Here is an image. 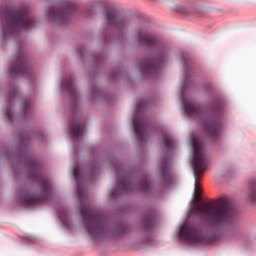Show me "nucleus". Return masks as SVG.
I'll list each match as a JSON object with an SVG mask.
<instances>
[{"label": "nucleus", "instance_id": "4be33fe9", "mask_svg": "<svg viewBox=\"0 0 256 256\" xmlns=\"http://www.w3.org/2000/svg\"><path fill=\"white\" fill-rule=\"evenodd\" d=\"M6 117H8L9 121H13V113L11 112V110L6 109Z\"/></svg>", "mask_w": 256, "mask_h": 256}, {"label": "nucleus", "instance_id": "f257e3e1", "mask_svg": "<svg viewBox=\"0 0 256 256\" xmlns=\"http://www.w3.org/2000/svg\"><path fill=\"white\" fill-rule=\"evenodd\" d=\"M79 166H75L73 170V177L76 182L77 196L80 201V215L82 217L84 227L91 237H101L109 231V224L107 219L99 212L92 209L87 204V190L81 187L79 183Z\"/></svg>", "mask_w": 256, "mask_h": 256}, {"label": "nucleus", "instance_id": "ddd939ff", "mask_svg": "<svg viewBox=\"0 0 256 256\" xmlns=\"http://www.w3.org/2000/svg\"><path fill=\"white\" fill-rule=\"evenodd\" d=\"M85 133V126L81 121L72 122L70 124V135L73 139H79Z\"/></svg>", "mask_w": 256, "mask_h": 256}, {"label": "nucleus", "instance_id": "393cba45", "mask_svg": "<svg viewBox=\"0 0 256 256\" xmlns=\"http://www.w3.org/2000/svg\"><path fill=\"white\" fill-rule=\"evenodd\" d=\"M181 61H182L183 65H185V56H182Z\"/></svg>", "mask_w": 256, "mask_h": 256}, {"label": "nucleus", "instance_id": "9d476101", "mask_svg": "<svg viewBox=\"0 0 256 256\" xmlns=\"http://www.w3.org/2000/svg\"><path fill=\"white\" fill-rule=\"evenodd\" d=\"M144 102L141 100L136 105L135 116L133 119V127L134 133L136 135V139L139 141H143L145 139V131H147V124L143 121V118H138L139 111L143 109Z\"/></svg>", "mask_w": 256, "mask_h": 256}, {"label": "nucleus", "instance_id": "cd10ccee", "mask_svg": "<svg viewBox=\"0 0 256 256\" xmlns=\"http://www.w3.org/2000/svg\"><path fill=\"white\" fill-rule=\"evenodd\" d=\"M21 141L23 142V141H25V139H24V138H21Z\"/></svg>", "mask_w": 256, "mask_h": 256}, {"label": "nucleus", "instance_id": "2eb2a0df", "mask_svg": "<svg viewBox=\"0 0 256 256\" xmlns=\"http://www.w3.org/2000/svg\"><path fill=\"white\" fill-rule=\"evenodd\" d=\"M127 191H131V183H129L127 179L122 178L118 181L117 189L112 191V195H115V193H125Z\"/></svg>", "mask_w": 256, "mask_h": 256}, {"label": "nucleus", "instance_id": "f03ea898", "mask_svg": "<svg viewBox=\"0 0 256 256\" xmlns=\"http://www.w3.org/2000/svg\"><path fill=\"white\" fill-rule=\"evenodd\" d=\"M190 213L200 215V217L214 229L231 225L235 221L231 202L228 197L220 198L217 203L196 204L192 206Z\"/></svg>", "mask_w": 256, "mask_h": 256}, {"label": "nucleus", "instance_id": "f3484780", "mask_svg": "<svg viewBox=\"0 0 256 256\" xmlns=\"http://www.w3.org/2000/svg\"><path fill=\"white\" fill-rule=\"evenodd\" d=\"M62 89H65L71 95H75V84L73 78H66L62 81Z\"/></svg>", "mask_w": 256, "mask_h": 256}, {"label": "nucleus", "instance_id": "9b49d317", "mask_svg": "<svg viewBox=\"0 0 256 256\" xmlns=\"http://www.w3.org/2000/svg\"><path fill=\"white\" fill-rule=\"evenodd\" d=\"M105 19L111 27L116 29H125L127 27V19L119 16L117 10L111 6H105Z\"/></svg>", "mask_w": 256, "mask_h": 256}, {"label": "nucleus", "instance_id": "b1692460", "mask_svg": "<svg viewBox=\"0 0 256 256\" xmlns=\"http://www.w3.org/2000/svg\"><path fill=\"white\" fill-rule=\"evenodd\" d=\"M214 110L216 111V113H219V111H221V103L216 102V106H215Z\"/></svg>", "mask_w": 256, "mask_h": 256}, {"label": "nucleus", "instance_id": "20e7f679", "mask_svg": "<svg viewBox=\"0 0 256 256\" xmlns=\"http://www.w3.org/2000/svg\"><path fill=\"white\" fill-rule=\"evenodd\" d=\"M2 34L4 37L15 35L21 29L35 27V20L29 15V9L4 7L0 10Z\"/></svg>", "mask_w": 256, "mask_h": 256}, {"label": "nucleus", "instance_id": "39448f33", "mask_svg": "<svg viewBox=\"0 0 256 256\" xmlns=\"http://www.w3.org/2000/svg\"><path fill=\"white\" fill-rule=\"evenodd\" d=\"M191 144L193 149L192 168L195 177L194 188V201H201V190L199 188V177L207 171L209 167V157L207 156V150H205V144L200 137L191 136Z\"/></svg>", "mask_w": 256, "mask_h": 256}, {"label": "nucleus", "instance_id": "1a4fd4ad", "mask_svg": "<svg viewBox=\"0 0 256 256\" xmlns=\"http://www.w3.org/2000/svg\"><path fill=\"white\" fill-rule=\"evenodd\" d=\"M75 13V4L70 3L65 7H52L47 15L54 23H67L71 19V15Z\"/></svg>", "mask_w": 256, "mask_h": 256}, {"label": "nucleus", "instance_id": "c85d7f7f", "mask_svg": "<svg viewBox=\"0 0 256 256\" xmlns=\"http://www.w3.org/2000/svg\"><path fill=\"white\" fill-rule=\"evenodd\" d=\"M152 1H159V0H152Z\"/></svg>", "mask_w": 256, "mask_h": 256}, {"label": "nucleus", "instance_id": "412c9836", "mask_svg": "<svg viewBox=\"0 0 256 256\" xmlns=\"http://www.w3.org/2000/svg\"><path fill=\"white\" fill-rule=\"evenodd\" d=\"M8 97V101H11V99H15V97H17V87L10 88V90L8 91Z\"/></svg>", "mask_w": 256, "mask_h": 256}, {"label": "nucleus", "instance_id": "a211bd4d", "mask_svg": "<svg viewBox=\"0 0 256 256\" xmlns=\"http://www.w3.org/2000/svg\"><path fill=\"white\" fill-rule=\"evenodd\" d=\"M163 143L167 151H170V149H174V147H177V142L175 141V138L167 134L164 135Z\"/></svg>", "mask_w": 256, "mask_h": 256}, {"label": "nucleus", "instance_id": "423d86ee", "mask_svg": "<svg viewBox=\"0 0 256 256\" xmlns=\"http://www.w3.org/2000/svg\"><path fill=\"white\" fill-rule=\"evenodd\" d=\"M182 105L184 107L185 113L189 115V117H200L202 119V127L204 131L211 137L212 139H217L219 135H221V129H223V123L221 119L217 116H207L205 111L201 109L198 105L193 103L192 101H187L185 97L182 95Z\"/></svg>", "mask_w": 256, "mask_h": 256}, {"label": "nucleus", "instance_id": "6ab92c4d", "mask_svg": "<svg viewBox=\"0 0 256 256\" xmlns=\"http://www.w3.org/2000/svg\"><path fill=\"white\" fill-rule=\"evenodd\" d=\"M153 223H155L153 216L147 215L142 221V228L144 231H151V229H153Z\"/></svg>", "mask_w": 256, "mask_h": 256}, {"label": "nucleus", "instance_id": "6e6552de", "mask_svg": "<svg viewBox=\"0 0 256 256\" xmlns=\"http://www.w3.org/2000/svg\"><path fill=\"white\" fill-rule=\"evenodd\" d=\"M179 236L182 237L188 243L194 245H213L217 241V236L215 235H203V232L199 230L196 226L185 223L180 227Z\"/></svg>", "mask_w": 256, "mask_h": 256}, {"label": "nucleus", "instance_id": "a878e982", "mask_svg": "<svg viewBox=\"0 0 256 256\" xmlns=\"http://www.w3.org/2000/svg\"><path fill=\"white\" fill-rule=\"evenodd\" d=\"M120 233H125V228H123V227H120Z\"/></svg>", "mask_w": 256, "mask_h": 256}, {"label": "nucleus", "instance_id": "7ed1b4c3", "mask_svg": "<svg viewBox=\"0 0 256 256\" xmlns=\"http://www.w3.org/2000/svg\"><path fill=\"white\" fill-rule=\"evenodd\" d=\"M137 37L139 43L146 45V47H153L157 51V55L152 61L144 60L139 64V69L143 75H155L167 57V47L157 39V36L145 28L137 31Z\"/></svg>", "mask_w": 256, "mask_h": 256}, {"label": "nucleus", "instance_id": "0eeeda50", "mask_svg": "<svg viewBox=\"0 0 256 256\" xmlns=\"http://www.w3.org/2000/svg\"><path fill=\"white\" fill-rule=\"evenodd\" d=\"M30 165V175L33 179L38 181L41 185L42 195L34 196L31 194H24L21 198L23 205H41L42 201H45L47 197H49V193H51V182L49 179L45 178L43 174H41V165H39V161L31 158L29 160Z\"/></svg>", "mask_w": 256, "mask_h": 256}, {"label": "nucleus", "instance_id": "4468645a", "mask_svg": "<svg viewBox=\"0 0 256 256\" xmlns=\"http://www.w3.org/2000/svg\"><path fill=\"white\" fill-rule=\"evenodd\" d=\"M245 200L252 205H256V178L250 181V188L246 192Z\"/></svg>", "mask_w": 256, "mask_h": 256}, {"label": "nucleus", "instance_id": "f8f14e48", "mask_svg": "<svg viewBox=\"0 0 256 256\" xmlns=\"http://www.w3.org/2000/svg\"><path fill=\"white\" fill-rule=\"evenodd\" d=\"M10 73L12 75H25V73H29V64L27 59H25V51L21 47L18 49V57L10 68Z\"/></svg>", "mask_w": 256, "mask_h": 256}, {"label": "nucleus", "instance_id": "dca6fc26", "mask_svg": "<svg viewBox=\"0 0 256 256\" xmlns=\"http://www.w3.org/2000/svg\"><path fill=\"white\" fill-rule=\"evenodd\" d=\"M161 173H162V178L164 179V181L171 180V168L169 166V159H167V158H164L162 160Z\"/></svg>", "mask_w": 256, "mask_h": 256}, {"label": "nucleus", "instance_id": "bb28decb", "mask_svg": "<svg viewBox=\"0 0 256 256\" xmlns=\"http://www.w3.org/2000/svg\"><path fill=\"white\" fill-rule=\"evenodd\" d=\"M182 89H185V84L182 86Z\"/></svg>", "mask_w": 256, "mask_h": 256}, {"label": "nucleus", "instance_id": "aec40b11", "mask_svg": "<svg viewBox=\"0 0 256 256\" xmlns=\"http://www.w3.org/2000/svg\"><path fill=\"white\" fill-rule=\"evenodd\" d=\"M151 185V182L147 178L143 179L140 183V189L147 191Z\"/></svg>", "mask_w": 256, "mask_h": 256}, {"label": "nucleus", "instance_id": "5701e85b", "mask_svg": "<svg viewBox=\"0 0 256 256\" xmlns=\"http://www.w3.org/2000/svg\"><path fill=\"white\" fill-rule=\"evenodd\" d=\"M29 105H31V102H29V101L24 102V104H23L24 113H26L27 109H29Z\"/></svg>", "mask_w": 256, "mask_h": 256}]
</instances>
